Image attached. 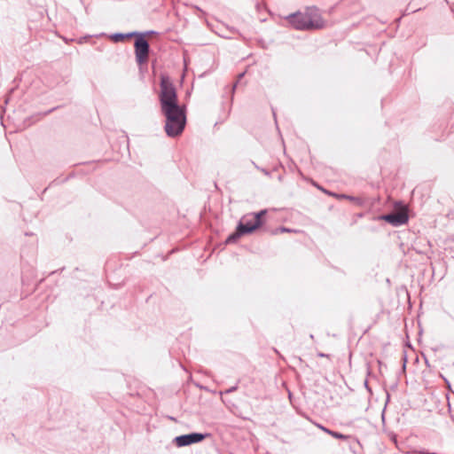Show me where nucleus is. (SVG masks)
Instances as JSON below:
<instances>
[{
	"label": "nucleus",
	"mask_w": 454,
	"mask_h": 454,
	"mask_svg": "<svg viewBox=\"0 0 454 454\" xmlns=\"http://www.w3.org/2000/svg\"><path fill=\"white\" fill-rule=\"evenodd\" d=\"M159 102L160 113L165 118L164 130L168 137L181 136L185 129L186 106L179 103L176 89L170 77L160 74Z\"/></svg>",
	"instance_id": "1"
},
{
	"label": "nucleus",
	"mask_w": 454,
	"mask_h": 454,
	"mask_svg": "<svg viewBox=\"0 0 454 454\" xmlns=\"http://www.w3.org/2000/svg\"><path fill=\"white\" fill-rule=\"evenodd\" d=\"M285 20L293 28L301 31L320 29L325 26V21L314 6L308 7L305 12L298 11L290 13L285 17Z\"/></svg>",
	"instance_id": "2"
},
{
	"label": "nucleus",
	"mask_w": 454,
	"mask_h": 454,
	"mask_svg": "<svg viewBox=\"0 0 454 454\" xmlns=\"http://www.w3.org/2000/svg\"><path fill=\"white\" fill-rule=\"evenodd\" d=\"M261 227L262 223L259 221H254L250 214L245 215L238 222L235 231L226 238L225 244H235L241 237L250 235Z\"/></svg>",
	"instance_id": "3"
},
{
	"label": "nucleus",
	"mask_w": 454,
	"mask_h": 454,
	"mask_svg": "<svg viewBox=\"0 0 454 454\" xmlns=\"http://www.w3.org/2000/svg\"><path fill=\"white\" fill-rule=\"evenodd\" d=\"M134 49L136 62L138 67L141 68L143 66L147 65L151 48L149 42L143 37V35L135 38Z\"/></svg>",
	"instance_id": "4"
},
{
	"label": "nucleus",
	"mask_w": 454,
	"mask_h": 454,
	"mask_svg": "<svg viewBox=\"0 0 454 454\" xmlns=\"http://www.w3.org/2000/svg\"><path fill=\"white\" fill-rule=\"evenodd\" d=\"M209 433H200V432H192L189 434H180L176 436L172 442L177 448L190 446L192 444L199 443L204 441L206 438L209 437Z\"/></svg>",
	"instance_id": "5"
},
{
	"label": "nucleus",
	"mask_w": 454,
	"mask_h": 454,
	"mask_svg": "<svg viewBox=\"0 0 454 454\" xmlns=\"http://www.w3.org/2000/svg\"><path fill=\"white\" fill-rule=\"evenodd\" d=\"M375 219L379 221H384L395 227H398L405 224L408 222L409 217L407 214L403 212H393L389 214L380 215Z\"/></svg>",
	"instance_id": "6"
},
{
	"label": "nucleus",
	"mask_w": 454,
	"mask_h": 454,
	"mask_svg": "<svg viewBox=\"0 0 454 454\" xmlns=\"http://www.w3.org/2000/svg\"><path fill=\"white\" fill-rule=\"evenodd\" d=\"M136 37H137L136 31H131V32H128V33L117 32V33L111 34L109 35V38L114 43H120V42H123L127 39H131V38H136Z\"/></svg>",
	"instance_id": "7"
},
{
	"label": "nucleus",
	"mask_w": 454,
	"mask_h": 454,
	"mask_svg": "<svg viewBox=\"0 0 454 454\" xmlns=\"http://www.w3.org/2000/svg\"><path fill=\"white\" fill-rule=\"evenodd\" d=\"M334 198H336L337 200H349L359 207H364V199H362L360 197H356V196H352V195H348V194H345V193H340V194H334Z\"/></svg>",
	"instance_id": "8"
},
{
	"label": "nucleus",
	"mask_w": 454,
	"mask_h": 454,
	"mask_svg": "<svg viewBox=\"0 0 454 454\" xmlns=\"http://www.w3.org/2000/svg\"><path fill=\"white\" fill-rule=\"evenodd\" d=\"M268 210L267 209H262L258 212L251 213L250 215L254 218V221H259L262 223V227L265 223V215H267Z\"/></svg>",
	"instance_id": "9"
},
{
	"label": "nucleus",
	"mask_w": 454,
	"mask_h": 454,
	"mask_svg": "<svg viewBox=\"0 0 454 454\" xmlns=\"http://www.w3.org/2000/svg\"><path fill=\"white\" fill-rule=\"evenodd\" d=\"M300 231L290 229L285 226H280L271 231L273 235H276L278 233H283V232H299Z\"/></svg>",
	"instance_id": "10"
},
{
	"label": "nucleus",
	"mask_w": 454,
	"mask_h": 454,
	"mask_svg": "<svg viewBox=\"0 0 454 454\" xmlns=\"http://www.w3.org/2000/svg\"><path fill=\"white\" fill-rule=\"evenodd\" d=\"M331 436L335 439L342 440V441H346V440L351 438V435L344 434L342 433L333 431V430L332 431Z\"/></svg>",
	"instance_id": "11"
},
{
	"label": "nucleus",
	"mask_w": 454,
	"mask_h": 454,
	"mask_svg": "<svg viewBox=\"0 0 454 454\" xmlns=\"http://www.w3.org/2000/svg\"><path fill=\"white\" fill-rule=\"evenodd\" d=\"M419 10H421V8H420V7H419V8H413V7L411 5V4H408V5L406 6L405 10L403 11V16H407V15H409V14H411V13H414V12H416L419 11Z\"/></svg>",
	"instance_id": "12"
},
{
	"label": "nucleus",
	"mask_w": 454,
	"mask_h": 454,
	"mask_svg": "<svg viewBox=\"0 0 454 454\" xmlns=\"http://www.w3.org/2000/svg\"><path fill=\"white\" fill-rule=\"evenodd\" d=\"M69 180V176H67L65 177L64 179H60L59 177H57L55 178L51 184L49 186H51V185H58V184H64L66 182H67Z\"/></svg>",
	"instance_id": "13"
},
{
	"label": "nucleus",
	"mask_w": 454,
	"mask_h": 454,
	"mask_svg": "<svg viewBox=\"0 0 454 454\" xmlns=\"http://www.w3.org/2000/svg\"><path fill=\"white\" fill-rule=\"evenodd\" d=\"M314 425H315L317 428H319L320 430H322L323 432H325V434H327L331 435L332 431H333L332 429H330V428H328V427H325L324 425H322V424H320V423L314 422Z\"/></svg>",
	"instance_id": "14"
},
{
	"label": "nucleus",
	"mask_w": 454,
	"mask_h": 454,
	"mask_svg": "<svg viewBox=\"0 0 454 454\" xmlns=\"http://www.w3.org/2000/svg\"><path fill=\"white\" fill-rule=\"evenodd\" d=\"M38 116H30L24 121V125L27 127L31 126L35 121L38 120Z\"/></svg>",
	"instance_id": "15"
},
{
	"label": "nucleus",
	"mask_w": 454,
	"mask_h": 454,
	"mask_svg": "<svg viewBox=\"0 0 454 454\" xmlns=\"http://www.w3.org/2000/svg\"><path fill=\"white\" fill-rule=\"evenodd\" d=\"M136 34H137V37H139L141 35H143V37L145 38L146 35H157L158 32H156L154 30H147L145 32L136 31Z\"/></svg>",
	"instance_id": "16"
},
{
	"label": "nucleus",
	"mask_w": 454,
	"mask_h": 454,
	"mask_svg": "<svg viewBox=\"0 0 454 454\" xmlns=\"http://www.w3.org/2000/svg\"><path fill=\"white\" fill-rule=\"evenodd\" d=\"M238 384H236L235 386H232L229 388H227L226 390L224 391H221L220 394L223 395V394H231V393H233L235 392L237 389H238Z\"/></svg>",
	"instance_id": "17"
},
{
	"label": "nucleus",
	"mask_w": 454,
	"mask_h": 454,
	"mask_svg": "<svg viewBox=\"0 0 454 454\" xmlns=\"http://www.w3.org/2000/svg\"><path fill=\"white\" fill-rule=\"evenodd\" d=\"M256 168L260 169L265 176H270V171H269L268 169L263 168H259L258 166H256Z\"/></svg>",
	"instance_id": "18"
},
{
	"label": "nucleus",
	"mask_w": 454,
	"mask_h": 454,
	"mask_svg": "<svg viewBox=\"0 0 454 454\" xmlns=\"http://www.w3.org/2000/svg\"><path fill=\"white\" fill-rule=\"evenodd\" d=\"M244 75H245V73H240L238 75V81L234 83L233 90H235V88L237 87L238 82H239V80H241L244 77Z\"/></svg>",
	"instance_id": "19"
},
{
	"label": "nucleus",
	"mask_w": 454,
	"mask_h": 454,
	"mask_svg": "<svg viewBox=\"0 0 454 454\" xmlns=\"http://www.w3.org/2000/svg\"><path fill=\"white\" fill-rule=\"evenodd\" d=\"M14 90H15V88H14V87H13V88H12V89H10V90H9V94L6 96V98H5V104H7V103H8V101L10 100V94H12V93L14 91Z\"/></svg>",
	"instance_id": "20"
},
{
	"label": "nucleus",
	"mask_w": 454,
	"mask_h": 454,
	"mask_svg": "<svg viewBox=\"0 0 454 454\" xmlns=\"http://www.w3.org/2000/svg\"><path fill=\"white\" fill-rule=\"evenodd\" d=\"M323 192L328 194L329 196H332L334 198V194H338L337 192H330V191H327V190H323Z\"/></svg>",
	"instance_id": "21"
},
{
	"label": "nucleus",
	"mask_w": 454,
	"mask_h": 454,
	"mask_svg": "<svg viewBox=\"0 0 454 454\" xmlns=\"http://www.w3.org/2000/svg\"><path fill=\"white\" fill-rule=\"evenodd\" d=\"M403 369H405V367H406V363H407V356H406V353H405V352H403Z\"/></svg>",
	"instance_id": "22"
},
{
	"label": "nucleus",
	"mask_w": 454,
	"mask_h": 454,
	"mask_svg": "<svg viewBox=\"0 0 454 454\" xmlns=\"http://www.w3.org/2000/svg\"><path fill=\"white\" fill-rule=\"evenodd\" d=\"M364 387L368 390V392L372 394V388L369 387L367 380H364Z\"/></svg>",
	"instance_id": "23"
},
{
	"label": "nucleus",
	"mask_w": 454,
	"mask_h": 454,
	"mask_svg": "<svg viewBox=\"0 0 454 454\" xmlns=\"http://www.w3.org/2000/svg\"><path fill=\"white\" fill-rule=\"evenodd\" d=\"M55 109H57V107H53V108L48 110L47 112L43 113V115H47V114L52 113Z\"/></svg>",
	"instance_id": "24"
},
{
	"label": "nucleus",
	"mask_w": 454,
	"mask_h": 454,
	"mask_svg": "<svg viewBox=\"0 0 454 454\" xmlns=\"http://www.w3.org/2000/svg\"><path fill=\"white\" fill-rule=\"evenodd\" d=\"M317 356H319V357H326V356H328V355H326L325 353H322V352H319V353H317Z\"/></svg>",
	"instance_id": "25"
},
{
	"label": "nucleus",
	"mask_w": 454,
	"mask_h": 454,
	"mask_svg": "<svg viewBox=\"0 0 454 454\" xmlns=\"http://www.w3.org/2000/svg\"><path fill=\"white\" fill-rule=\"evenodd\" d=\"M443 379H444V381H445V383H446L447 387H448V388H450V381H449L446 378H443Z\"/></svg>",
	"instance_id": "26"
},
{
	"label": "nucleus",
	"mask_w": 454,
	"mask_h": 454,
	"mask_svg": "<svg viewBox=\"0 0 454 454\" xmlns=\"http://www.w3.org/2000/svg\"><path fill=\"white\" fill-rule=\"evenodd\" d=\"M435 267H436V265H434V263H431V268H432L433 275L435 272Z\"/></svg>",
	"instance_id": "27"
},
{
	"label": "nucleus",
	"mask_w": 454,
	"mask_h": 454,
	"mask_svg": "<svg viewBox=\"0 0 454 454\" xmlns=\"http://www.w3.org/2000/svg\"><path fill=\"white\" fill-rule=\"evenodd\" d=\"M317 187V189L321 190L323 192V190H325V188H323L322 186H319V185H316Z\"/></svg>",
	"instance_id": "28"
},
{
	"label": "nucleus",
	"mask_w": 454,
	"mask_h": 454,
	"mask_svg": "<svg viewBox=\"0 0 454 454\" xmlns=\"http://www.w3.org/2000/svg\"><path fill=\"white\" fill-rule=\"evenodd\" d=\"M390 395L388 393H387V403L389 402Z\"/></svg>",
	"instance_id": "29"
},
{
	"label": "nucleus",
	"mask_w": 454,
	"mask_h": 454,
	"mask_svg": "<svg viewBox=\"0 0 454 454\" xmlns=\"http://www.w3.org/2000/svg\"><path fill=\"white\" fill-rule=\"evenodd\" d=\"M436 264H439V265H441V266H442V265H443V262L439 261L438 262H436Z\"/></svg>",
	"instance_id": "30"
},
{
	"label": "nucleus",
	"mask_w": 454,
	"mask_h": 454,
	"mask_svg": "<svg viewBox=\"0 0 454 454\" xmlns=\"http://www.w3.org/2000/svg\"><path fill=\"white\" fill-rule=\"evenodd\" d=\"M74 176V173L69 174L67 176H69V179Z\"/></svg>",
	"instance_id": "31"
},
{
	"label": "nucleus",
	"mask_w": 454,
	"mask_h": 454,
	"mask_svg": "<svg viewBox=\"0 0 454 454\" xmlns=\"http://www.w3.org/2000/svg\"><path fill=\"white\" fill-rule=\"evenodd\" d=\"M282 178H283V176H282L281 175H279V176H278V179L279 181H282Z\"/></svg>",
	"instance_id": "32"
},
{
	"label": "nucleus",
	"mask_w": 454,
	"mask_h": 454,
	"mask_svg": "<svg viewBox=\"0 0 454 454\" xmlns=\"http://www.w3.org/2000/svg\"><path fill=\"white\" fill-rule=\"evenodd\" d=\"M309 338H310L311 340H314V335H313V334H309Z\"/></svg>",
	"instance_id": "33"
}]
</instances>
